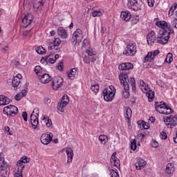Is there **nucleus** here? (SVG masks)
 Segmentation results:
<instances>
[{
	"instance_id": "obj_1",
	"label": "nucleus",
	"mask_w": 177,
	"mask_h": 177,
	"mask_svg": "<svg viewBox=\"0 0 177 177\" xmlns=\"http://www.w3.org/2000/svg\"><path fill=\"white\" fill-rule=\"evenodd\" d=\"M119 80L120 81V83L122 84L124 86V89L125 91L122 92V97L124 99H128L129 97V84H128V82H129V78L128 77L127 73H121L119 75Z\"/></svg>"
},
{
	"instance_id": "obj_2",
	"label": "nucleus",
	"mask_w": 177,
	"mask_h": 177,
	"mask_svg": "<svg viewBox=\"0 0 177 177\" xmlns=\"http://www.w3.org/2000/svg\"><path fill=\"white\" fill-rule=\"evenodd\" d=\"M30 162V158L28 157L21 158L19 162H17V171L15 174V177H23V169L26 167L25 164Z\"/></svg>"
},
{
	"instance_id": "obj_3",
	"label": "nucleus",
	"mask_w": 177,
	"mask_h": 177,
	"mask_svg": "<svg viewBox=\"0 0 177 177\" xmlns=\"http://www.w3.org/2000/svg\"><path fill=\"white\" fill-rule=\"evenodd\" d=\"M127 6L128 8H129V9L138 12V10H140L142 9L143 3L140 0H129L127 3Z\"/></svg>"
},
{
	"instance_id": "obj_4",
	"label": "nucleus",
	"mask_w": 177,
	"mask_h": 177,
	"mask_svg": "<svg viewBox=\"0 0 177 177\" xmlns=\"http://www.w3.org/2000/svg\"><path fill=\"white\" fill-rule=\"evenodd\" d=\"M140 86L147 91L146 95L148 97L149 102H153L154 100V91L149 89V86L147 84L146 86V83L143 80H140Z\"/></svg>"
},
{
	"instance_id": "obj_5",
	"label": "nucleus",
	"mask_w": 177,
	"mask_h": 177,
	"mask_svg": "<svg viewBox=\"0 0 177 177\" xmlns=\"http://www.w3.org/2000/svg\"><path fill=\"white\" fill-rule=\"evenodd\" d=\"M123 53L126 56H135L136 53V44L129 41L127 46V50Z\"/></svg>"
},
{
	"instance_id": "obj_6",
	"label": "nucleus",
	"mask_w": 177,
	"mask_h": 177,
	"mask_svg": "<svg viewBox=\"0 0 177 177\" xmlns=\"http://www.w3.org/2000/svg\"><path fill=\"white\" fill-rule=\"evenodd\" d=\"M64 80L60 76H55L52 80V86L54 91H57L63 85Z\"/></svg>"
},
{
	"instance_id": "obj_7",
	"label": "nucleus",
	"mask_w": 177,
	"mask_h": 177,
	"mask_svg": "<svg viewBox=\"0 0 177 177\" xmlns=\"http://www.w3.org/2000/svg\"><path fill=\"white\" fill-rule=\"evenodd\" d=\"M164 122H169V123H166V125L167 128H170V129L174 128L177 125L176 120L172 118V115L164 118Z\"/></svg>"
},
{
	"instance_id": "obj_8",
	"label": "nucleus",
	"mask_w": 177,
	"mask_h": 177,
	"mask_svg": "<svg viewBox=\"0 0 177 177\" xmlns=\"http://www.w3.org/2000/svg\"><path fill=\"white\" fill-rule=\"evenodd\" d=\"M115 95V93L113 91H110L107 88H104L103 91V96L104 100L106 102H111L113 100L114 95Z\"/></svg>"
},
{
	"instance_id": "obj_9",
	"label": "nucleus",
	"mask_w": 177,
	"mask_h": 177,
	"mask_svg": "<svg viewBox=\"0 0 177 177\" xmlns=\"http://www.w3.org/2000/svg\"><path fill=\"white\" fill-rule=\"evenodd\" d=\"M52 139H53V134L52 133H44L41 136L40 140L43 145H49L50 142H52Z\"/></svg>"
},
{
	"instance_id": "obj_10",
	"label": "nucleus",
	"mask_w": 177,
	"mask_h": 177,
	"mask_svg": "<svg viewBox=\"0 0 177 177\" xmlns=\"http://www.w3.org/2000/svg\"><path fill=\"white\" fill-rule=\"evenodd\" d=\"M84 35H82V30L81 29H77L73 34V41H76L78 44L82 41Z\"/></svg>"
},
{
	"instance_id": "obj_11",
	"label": "nucleus",
	"mask_w": 177,
	"mask_h": 177,
	"mask_svg": "<svg viewBox=\"0 0 177 177\" xmlns=\"http://www.w3.org/2000/svg\"><path fill=\"white\" fill-rule=\"evenodd\" d=\"M158 39H164L165 43H168L169 39V33H167V30H160L157 37Z\"/></svg>"
},
{
	"instance_id": "obj_12",
	"label": "nucleus",
	"mask_w": 177,
	"mask_h": 177,
	"mask_svg": "<svg viewBox=\"0 0 177 177\" xmlns=\"http://www.w3.org/2000/svg\"><path fill=\"white\" fill-rule=\"evenodd\" d=\"M160 50H156L153 51H150L148 54L145 57V62H151L154 57H156V55H159Z\"/></svg>"
},
{
	"instance_id": "obj_13",
	"label": "nucleus",
	"mask_w": 177,
	"mask_h": 177,
	"mask_svg": "<svg viewBox=\"0 0 177 177\" xmlns=\"http://www.w3.org/2000/svg\"><path fill=\"white\" fill-rule=\"evenodd\" d=\"M132 68H133V64L131 62H125L119 65V70L128 71L132 70Z\"/></svg>"
},
{
	"instance_id": "obj_14",
	"label": "nucleus",
	"mask_w": 177,
	"mask_h": 177,
	"mask_svg": "<svg viewBox=\"0 0 177 177\" xmlns=\"http://www.w3.org/2000/svg\"><path fill=\"white\" fill-rule=\"evenodd\" d=\"M13 111H19V109L15 105H8L3 108V113L6 114L8 117H9V113Z\"/></svg>"
},
{
	"instance_id": "obj_15",
	"label": "nucleus",
	"mask_w": 177,
	"mask_h": 177,
	"mask_svg": "<svg viewBox=\"0 0 177 177\" xmlns=\"http://www.w3.org/2000/svg\"><path fill=\"white\" fill-rule=\"evenodd\" d=\"M146 164L147 162L145 160H143L142 158H138L137 160V162L135 163L136 169L138 170H140L142 168H145Z\"/></svg>"
},
{
	"instance_id": "obj_16",
	"label": "nucleus",
	"mask_w": 177,
	"mask_h": 177,
	"mask_svg": "<svg viewBox=\"0 0 177 177\" xmlns=\"http://www.w3.org/2000/svg\"><path fill=\"white\" fill-rule=\"evenodd\" d=\"M67 104H68V102L66 99V101L60 100L57 104V109L59 111H61V113H64V107H66Z\"/></svg>"
},
{
	"instance_id": "obj_17",
	"label": "nucleus",
	"mask_w": 177,
	"mask_h": 177,
	"mask_svg": "<svg viewBox=\"0 0 177 177\" xmlns=\"http://www.w3.org/2000/svg\"><path fill=\"white\" fill-rule=\"evenodd\" d=\"M57 34L60 38H62V39H66V38L68 37L67 30L62 27H59L57 28Z\"/></svg>"
},
{
	"instance_id": "obj_18",
	"label": "nucleus",
	"mask_w": 177,
	"mask_h": 177,
	"mask_svg": "<svg viewBox=\"0 0 177 177\" xmlns=\"http://www.w3.org/2000/svg\"><path fill=\"white\" fill-rule=\"evenodd\" d=\"M39 80L41 84H48V82H50L52 78L49 74L44 73L39 77Z\"/></svg>"
},
{
	"instance_id": "obj_19",
	"label": "nucleus",
	"mask_w": 177,
	"mask_h": 177,
	"mask_svg": "<svg viewBox=\"0 0 177 177\" xmlns=\"http://www.w3.org/2000/svg\"><path fill=\"white\" fill-rule=\"evenodd\" d=\"M32 20L30 19V15H26L21 21L22 24H24V27L25 28H27L30 24H31Z\"/></svg>"
},
{
	"instance_id": "obj_20",
	"label": "nucleus",
	"mask_w": 177,
	"mask_h": 177,
	"mask_svg": "<svg viewBox=\"0 0 177 177\" xmlns=\"http://www.w3.org/2000/svg\"><path fill=\"white\" fill-rule=\"evenodd\" d=\"M131 12L129 11H122L120 14V19L124 20V21H129L131 20Z\"/></svg>"
},
{
	"instance_id": "obj_21",
	"label": "nucleus",
	"mask_w": 177,
	"mask_h": 177,
	"mask_svg": "<svg viewBox=\"0 0 177 177\" xmlns=\"http://www.w3.org/2000/svg\"><path fill=\"white\" fill-rule=\"evenodd\" d=\"M66 153L68 156V160H67L68 164L69 162H72L73 157H74V152H73V149L71 148H68L66 150Z\"/></svg>"
},
{
	"instance_id": "obj_22",
	"label": "nucleus",
	"mask_w": 177,
	"mask_h": 177,
	"mask_svg": "<svg viewBox=\"0 0 177 177\" xmlns=\"http://www.w3.org/2000/svg\"><path fill=\"white\" fill-rule=\"evenodd\" d=\"M10 103V99L4 95H0V106H6Z\"/></svg>"
},
{
	"instance_id": "obj_23",
	"label": "nucleus",
	"mask_w": 177,
	"mask_h": 177,
	"mask_svg": "<svg viewBox=\"0 0 177 177\" xmlns=\"http://www.w3.org/2000/svg\"><path fill=\"white\" fill-rule=\"evenodd\" d=\"M175 172V166H174V163H168L166 166V174L171 175V174H174Z\"/></svg>"
},
{
	"instance_id": "obj_24",
	"label": "nucleus",
	"mask_w": 177,
	"mask_h": 177,
	"mask_svg": "<svg viewBox=\"0 0 177 177\" xmlns=\"http://www.w3.org/2000/svg\"><path fill=\"white\" fill-rule=\"evenodd\" d=\"M155 34L156 33L154 32V31L151 30L150 33H149L147 35V44L149 45H151V44H154V41H153V37H154Z\"/></svg>"
},
{
	"instance_id": "obj_25",
	"label": "nucleus",
	"mask_w": 177,
	"mask_h": 177,
	"mask_svg": "<svg viewBox=\"0 0 177 177\" xmlns=\"http://www.w3.org/2000/svg\"><path fill=\"white\" fill-rule=\"evenodd\" d=\"M9 176V167L0 169V177H8Z\"/></svg>"
},
{
	"instance_id": "obj_26",
	"label": "nucleus",
	"mask_w": 177,
	"mask_h": 177,
	"mask_svg": "<svg viewBox=\"0 0 177 177\" xmlns=\"http://www.w3.org/2000/svg\"><path fill=\"white\" fill-rule=\"evenodd\" d=\"M156 25L158 26V27H160L162 30H165V28H168V24L165 21H156Z\"/></svg>"
},
{
	"instance_id": "obj_27",
	"label": "nucleus",
	"mask_w": 177,
	"mask_h": 177,
	"mask_svg": "<svg viewBox=\"0 0 177 177\" xmlns=\"http://www.w3.org/2000/svg\"><path fill=\"white\" fill-rule=\"evenodd\" d=\"M173 112L174 109H171L168 105H166L165 109L162 110V111H160V114H166L168 115L169 114H172Z\"/></svg>"
},
{
	"instance_id": "obj_28",
	"label": "nucleus",
	"mask_w": 177,
	"mask_h": 177,
	"mask_svg": "<svg viewBox=\"0 0 177 177\" xmlns=\"http://www.w3.org/2000/svg\"><path fill=\"white\" fill-rule=\"evenodd\" d=\"M115 153H113L112 156H111V159L112 161H113L114 162V167H116V168H118V167H120V160H118L117 158V157H115Z\"/></svg>"
},
{
	"instance_id": "obj_29",
	"label": "nucleus",
	"mask_w": 177,
	"mask_h": 177,
	"mask_svg": "<svg viewBox=\"0 0 177 177\" xmlns=\"http://www.w3.org/2000/svg\"><path fill=\"white\" fill-rule=\"evenodd\" d=\"M12 85L13 88H19V85H20V79H19L18 77H14L12 80Z\"/></svg>"
},
{
	"instance_id": "obj_30",
	"label": "nucleus",
	"mask_w": 177,
	"mask_h": 177,
	"mask_svg": "<svg viewBox=\"0 0 177 177\" xmlns=\"http://www.w3.org/2000/svg\"><path fill=\"white\" fill-rule=\"evenodd\" d=\"M99 140L101 142L102 145H106L107 142H109V138L107 136L105 135H101L99 136Z\"/></svg>"
},
{
	"instance_id": "obj_31",
	"label": "nucleus",
	"mask_w": 177,
	"mask_h": 177,
	"mask_svg": "<svg viewBox=\"0 0 177 177\" xmlns=\"http://www.w3.org/2000/svg\"><path fill=\"white\" fill-rule=\"evenodd\" d=\"M35 111H37V113H36V115H32V113H35ZM32 113L30 115V122H32V121L37 120H38V114H39V111L35 109L32 111Z\"/></svg>"
},
{
	"instance_id": "obj_32",
	"label": "nucleus",
	"mask_w": 177,
	"mask_h": 177,
	"mask_svg": "<svg viewBox=\"0 0 177 177\" xmlns=\"http://www.w3.org/2000/svg\"><path fill=\"white\" fill-rule=\"evenodd\" d=\"M41 6H44V2H42V0H36L33 5V8L35 9H39V7Z\"/></svg>"
},
{
	"instance_id": "obj_33",
	"label": "nucleus",
	"mask_w": 177,
	"mask_h": 177,
	"mask_svg": "<svg viewBox=\"0 0 177 177\" xmlns=\"http://www.w3.org/2000/svg\"><path fill=\"white\" fill-rule=\"evenodd\" d=\"M138 125H142V128L144 129H149V128H150V125L149 124V123L145 122V121H138Z\"/></svg>"
},
{
	"instance_id": "obj_34",
	"label": "nucleus",
	"mask_w": 177,
	"mask_h": 177,
	"mask_svg": "<svg viewBox=\"0 0 177 177\" xmlns=\"http://www.w3.org/2000/svg\"><path fill=\"white\" fill-rule=\"evenodd\" d=\"M31 125H32V129H37V131H39V129H38V126L39 125V121L38 120V119H37L36 120L32 121Z\"/></svg>"
},
{
	"instance_id": "obj_35",
	"label": "nucleus",
	"mask_w": 177,
	"mask_h": 177,
	"mask_svg": "<svg viewBox=\"0 0 177 177\" xmlns=\"http://www.w3.org/2000/svg\"><path fill=\"white\" fill-rule=\"evenodd\" d=\"M3 168H9V165L5 162V160L2 158H0V169Z\"/></svg>"
},
{
	"instance_id": "obj_36",
	"label": "nucleus",
	"mask_w": 177,
	"mask_h": 177,
	"mask_svg": "<svg viewBox=\"0 0 177 177\" xmlns=\"http://www.w3.org/2000/svg\"><path fill=\"white\" fill-rule=\"evenodd\" d=\"M126 114H127V119L128 120V121H129V120H131V117H132V109H131V108H127L126 110Z\"/></svg>"
},
{
	"instance_id": "obj_37",
	"label": "nucleus",
	"mask_w": 177,
	"mask_h": 177,
	"mask_svg": "<svg viewBox=\"0 0 177 177\" xmlns=\"http://www.w3.org/2000/svg\"><path fill=\"white\" fill-rule=\"evenodd\" d=\"M131 150H133V151H135V150H136V139H132L131 140Z\"/></svg>"
},
{
	"instance_id": "obj_38",
	"label": "nucleus",
	"mask_w": 177,
	"mask_h": 177,
	"mask_svg": "<svg viewBox=\"0 0 177 177\" xmlns=\"http://www.w3.org/2000/svg\"><path fill=\"white\" fill-rule=\"evenodd\" d=\"M172 53H169L166 57V59L165 60V62H167V63H171L172 61L174 60V58H172Z\"/></svg>"
},
{
	"instance_id": "obj_39",
	"label": "nucleus",
	"mask_w": 177,
	"mask_h": 177,
	"mask_svg": "<svg viewBox=\"0 0 177 177\" xmlns=\"http://www.w3.org/2000/svg\"><path fill=\"white\" fill-rule=\"evenodd\" d=\"M91 90L93 92H95V93H97L99 92V84H92L91 87Z\"/></svg>"
},
{
	"instance_id": "obj_40",
	"label": "nucleus",
	"mask_w": 177,
	"mask_h": 177,
	"mask_svg": "<svg viewBox=\"0 0 177 177\" xmlns=\"http://www.w3.org/2000/svg\"><path fill=\"white\" fill-rule=\"evenodd\" d=\"M35 74L38 75V77H41L40 73H42V68H41L39 66H36L34 68Z\"/></svg>"
},
{
	"instance_id": "obj_41",
	"label": "nucleus",
	"mask_w": 177,
	"mask_h": 177,
	"mask_svg": "<svg viewBox=\"0 0 177 177\" xmlns=\"http://www.w3.org/2000/svg\"><path fill=\"white\" fill-rule=\"evenodd\" d=\"M37 52L39 55H45V53H46V50H45L42 46H39L37 49Z\"/></svg>"
},
{
	"instance_id": "obj_42",
	"label": "nucleus",
	"mask_w": 177,
	"mask_h": 177,
	"mask_svg": "<svg viewBox=\"0 0 177 177\" xmlns=\"http://www.w3.org/2000/svg\"><path fill=\"white\" fill-rule=\"evenodd\" d=\"M60 42H62V41L60 40V38H55L53 41V48H56V46H59V45H60Z\"/></svg>"
},
{
	"instance_id": "obj_43",
	"label": "nucleus",
	"mask_w": 177,
	"mask_h": 177,
	"mask_svg": "<svg viewBox=\"0 0 177 177\" xmlns=\"http://www.w3.org/2000/svg\"><path fill=\"white\" fill-rule=\"evenodd\" d=\"M176 8H177V3H175L170 8L169 11V15H171V16H172V15H174V10H175V9H176Z\"/></svg>"
},
{
	"instance_id": "obj_44",
	"label": "nucleus",
	"mask_w": 177,
	"mask_h": 177,
	"mask_svg": "<svg viewBox=\"0 0 177 177\" xmlns=\"http://www.w3.org/2000/svg\"><path fill=\"white\" fill-rule=\"evenodd\" d=\"M159 110H165L167 109V104L164 102H160V105H158Z\"/></svg>"
},
{
	"instance_id": "obj_45",
	"label": "nucleus",
	"mask_w": 177,
	"mask_h": 177,
	"mask_svg": "<svg viewBox=\"0 0 177 177\" xmlns=\"http://www.w3.org/2000/svg\"><path fill=\"white\" fill-rule=\"evenodd\" d=\"M83 62L84 63H85L86 64H89V63H91V56L89 55H85L83 57Z\"/></svg>"
},
{
	"instance_id": "obj_46",
	"label": "nucleus",
	"mask_w": 177,
	"mask_h": 177,
	"mask_svg": "<svg viewBox=\"0 0 177 177\" xmlns=\"http://www.w3.org/2000/svg\"><path fill=\"white\" fill-rule=\"evenodd\" d=\"M111 177H120V175L118 174V172H117V169H112V171H111Z\"/></svg>"
},
{
	"instance_id": "obj_47",
	"label": "nucleus",
	"mask_w": 177,
	"mask_h": 177,
	"mask_svg": "<svg viewBox=\"0 0 177 177\" xmlns=\"http://www.w3.org/2000/svg\"><path fill=\"white\" fill-rule=\"evenodd\" d=\"M86 53H87V56H96V52L93 51V50H86Z\"/></svg>"
},
{
	"instance_id": "obj_48",
	"label": "nucleus",
	"mask_w": 177,
	"mask_h": 177,
	"mask_svg": "<svg viewBox=\"0 0 177 177\" xmlns=\"http://www.w3.org/2000/svg\"><path fill=\"white\" fill-rule=\"evenodd\" d=\"M31 34H32V30H25L23 32V37H30V35H31Z\"/></svg>"
},
{
	"instance_id": "obj_49",
	"label": "nucleus",
	"mask_w": 177,
	"mask_h": 177,
	"mask_svg": "<svg viewBox=\"0 0 177 177\" xmlns=\"http://www.w3.org/2000/svg\"><path fill=\"white\" fill-rule=\"evenodd\" d=\"M89 45V40L87 39H84L83 42L82 43V48H86Z\"/></svg>"
},
{
	"instance_id": "obj_50",
	"label": "nucleus",
	"mask_w": 177,
	"mask_h": 177,
	"mask_svg": "<svg viewBox=\"0 0 177 177\" xmlns=\"http://www.w3.org/2000/svg\"><path fill=\"white\" fill-rule=\"evenodd\" d=\"M160 104H161V102H155V109L156 110V111L158 113L161 114V111H162V110H160V109H158L159 106H160Z\"/></svg>"
},
{
	"instance_id": "obj_51",
	"label": "nucleus",
	"mask_w": 177,
	"mask_h": 177,
	"mask_svg": "<svg viewBox=\"0 0 177 177\" xmlns=\"http://www.w3.org/2000/svg\"><path fill=\"white\" fill-rule=\"evenodd\" d=\"M93 17H100V16H102V12L100 11H93Z\"/></svg>"
},
{
	"instance_id": "obj_52",
	"label": "nucleus",
	"mask_w": 177,
	"mask_h": 177,
	"mask_svg": "<svg viewBox=\"0 0 177 177\" xmlns=\"http://www.w3.org/2000/svg\"><path fill=\"white\" fill-rule=\"evenodd\" d=\"M77 73V68H72L70 73L68 74V77H71V75H75Z\"/></svg>"
},
{
	"instance_id": "obj_53",
	"label": "nucleus",
	"mask_w": 177,
	"mask_h": 177,
	"mask_svg": "<svg viewBox=\"0 0 177 177\" xmlns=\"http://www.w3.org/2000/svg\"><path fill=\"white\" fill-rule=\"evenodd\" d=\"M167 138H168V136L167 135V133H165V131H162L160 133L161 139H164L165 140L166 139H167Z\"/></svg>"
},
{
	"instance_id": "obj_54",
	"label": "nucleus",
	"mask_w": 177,
	"mask_h": 177,
	"mask_svg": "<svg viewBox=\"0 0 177 177\" xmlns=\"http://www.w3.org/2000/svg\"><path fill=\"white\" fill-rule=\"evenodd\" d=\"M46 125L48 128H50L52 127V120L48 118Z\"/></svg>"
},
{
	"instance_id": "obj_55",
	"label": "nucleus",
	"mask_w": 177,
	"mask_h": 177,
	"mask_svg": "<svg viewBox=\"0 0 177 177\" xmlns=\"http://www.w3.org/2000/svg\"><path fill=\"white\" fill-rule=\"evenodd\" d=\"M66 99L67 100L68 103L70 102V99L68 98V95H64V96L60 99V100H63V102H66Z\"/></svg>"
},
{
	"instance_id": "obj_56",
	"label": "nucleus",
	"mask_w": 177,
	"mask_h": 177,
	"mask_svg": "<svg viewBox=\"0 0 177 177\" xmlns=\"http://www.w3.org/2000/svg\"><path fill=\"white\" fill-rule=\"evenodd\" d=\"M12 66H15V67H19V66H20V62H19L16 60H12Z\"/></svg>"
},
{
	"instance_id": "obj_57",
	"label": "nucleus",
	"mask_w": 177,
	"mask_h": 177,
	"mask_svg": "<svg viewBox=\"0 0 177 177\" xmlns=\"http://www.w3.org/2000/svg\"><path fill=\"white\" fill-rule=\"evenodd\" d=\"M57 67L58 68V70H59V71H63L64 70L63 62H59V65Z\"/></svg>"
},
{
	"instance_id": "obj_58",
	"label": "nucleus",
	"mask_w": 177,
	"mask_h": 177,
	"mask_svg": "<svg viewBox=\"0 0 177 177\" xmlns=\"http://www.w3.org/2000/svg\"><path fill=\"white\" fill-rule=\"evenodd\" d=\"M137 23H139V17H136L132 19L133 24H136Z\"/></svg>"
},
{
	"instance_id": "obj_59",
	"label": "nucleus",
	"mask_w": 177,
	"mask_h": 177,
	"mask_svg": "<svg viewBox=\"0 0 177 177\" xmlns=\"http://www.w3.org/2000/svg\"><path fill=\"white\" fill-rule=\"evenodd\" d=\"M130 84L131 85H136V80H135V77H130Z\"/></svg>"
},
{
	"instance_id": "obj_60",
	"label": "nucleus",
	"mask_w": 177,
	"mask_h": 177,
	"mask_svg": "<svg viewBox=\"0 0 177 177\" xmlns=\"http://www.w3.org/2000/svg\"><path fill=\"white\" fill-rule=\"evenodd\" d=\"M147 3L150 8H153V6H154V0H147Z\"/></svg>"
},
{
	"instance_id": "obj_61",
	"label": "nucleus",
	"mask_w": 177,
	"mask_h": 177,
	"mask_svg": "<svg viewBox=\"0 0 177 177\" xmlns=\"http://www.w3.org/2000/svg\"><path fill=\"white\" fill-rule=\"evenodd\" d=\"M156 42L158 44H161L162 45H165V44H167V43H165V41H164L163 39H158V40L156 41Z\"/></svg>"
},
{
	"instance_id": "obj_62",
	"label": "nucleus",
	"mask_w": 177,
	"mask_h": 177,
	"mask_svg": "<svg viewBox=\"0 0 177 177\" xmlns=\"http://www.w3.org/2000/svg\"><path fill=\"white\" fill-rule=\"evenodd\" d=\"M50 102H52V100L49 97L44 98L45 104H50Z\"/></svg>"
},
{
	"instance_id": "obj_63",
	"label": "nucleus",
	"mask_w": 177,
	"mask_h": 177,
	"mask_svg": "<svg viewBox=\"0 0 177 177\" xmlns=\"http://www.w3.org/2000/svg\"><path fill=\"white\" fill-rule=\"evenodd\" d=\"M152 147L157 148L158 147V142L156 140H153L151 144Z\"/></svg>"
},
{
	"instance_id": "obj_64",
	"label": "nucleus",
	"mask_w": 177,
	"mask_h": 177,
	"mask_svg": "<svg viewBox=\"0 0 177 177\" xmlns=\"http://www.w3.org/2000/svg\"><path fill=\"white\" fill-rule=\"evenodd\" d=\"M22 117H23L24 121L27 122V120H28V118H27V117H28L27 112H23L22 113Z\"/></svg>"
}]
</instances>
